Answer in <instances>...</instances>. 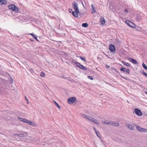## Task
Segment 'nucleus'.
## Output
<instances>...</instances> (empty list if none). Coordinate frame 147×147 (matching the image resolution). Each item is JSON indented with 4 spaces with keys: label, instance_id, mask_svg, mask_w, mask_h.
Segmentation results:
<instances>
[{
    "label": "nucleus",
    "instance_id": "nucleus-1",
    "mask_svg": "<svg viewBox=\"0 0 147 147\" xmlns=\"http://www.w3.org/2000/svg\"><path fill=\"white\" fill-rule=\"evenodd\" d=\"M8 8L12 9L13 11H15L16 13L20 12L19 9L16 7L14 5H9Z\"/></svg>",
    "mask_w": 147,
    "mask_h": 147
},
{
    "label": "nucleus",
    "instance_id": "nucleus-2",
    "mask_svg": "<svg viewBox=\"0 0 147 147\" xmlns=\"http://www.w3.org/2000/svg\"><path fill=\"white\" fill-rule=\"evenodd\" d=\"M76 101V98L75 97L69 98L67 100V102L69 104L72 103Z\"/></svg>",
    "mask_w": 147,
    "mask_h": 147
},
{
    "label": "nucleus",
    "instance_id": "nucleus-3",
    "mask_svg": "<svg viewBox=\"0 0 147 147\" xmlns=\"http://www.w3.org/2000/svg\"><path fill=\"white\" fill-rule=\"evenodd\" d=\"M72 5L75 10V12H79L77 4L76 2H73L72 3Z\"/></svg>",
    "mask_w": 147,
    "mask_h": 147
},
{
    "label": "nucleus",
    "instance_id": "nucleus-4",
    "mask_svg": "<svg viewBox=\"0 0 147 147\" xmlns=\"http://www.w3.org/2000/svg\"><path fill=\"white\" fill-rule=\"evenodd\" d=\"M137 129L139 131L141 132H146L147 131V129L144 128H142L141 127L136 126Z\"/></svg>",
    "mask_w": 147,
    "mask_h": 147
},
{
    "label": "nucleus",
    "instance_id": "nucleus-5",
    "mask_svg": "<svg viewBox=\"0 0 147 147\" xmlns=\"http://www.w3.org/2000/svg\"><path fill=\"white\" fill-rule=\"evenodd\" d=\"M134 111L136 114L138 115L141 116L142 115V113L141 111L138 109H135Z\"/></svg>",
    "mask_w": 147,
    "mask_h": 147
},
{
    "label": "nucleus",
    "instance_id": "nucleus-6",
    "mask_svg": "<svg viewBox=\"0 0 147 147\" xmlns=\"http://www.w3.org/2000/svg\"><path fill=\"white\" fill-rule=\"evenodd\" d=\"M126 126L129 129L131 130H132L134 129V126L130 124L129 123H126Z\"/></svg>",
    "mask_w": 147,
    "mask_h": 147
},
{
    "label": "nucleus",
    "instance_id": "nucleus-7",
    "mask_svg": "<svg viewBox=\"0 0 147 147\" xmlns=\"http://www.w3.org/2000/svg\"><path fill=\"white\" fill-rule=\"evenodd\" d=\"M76 65L78 67H79L80 68L85 70L86 69V68L84 67L82 65H81L78 62H76Z\"/></svg>",
    "mask_w": 147,
    "mask_h": 147
},
{
    "label": "nucleus",
    "instance_id": "nucleus-8",
    "mask_svg": "<svg viewBox=\"0 0 147 147\" xmlns=\"http://www.w3.org/2000/svg\"><path fill=\"white\" fill-rule=\"evenodd\" d=\"M109 49L112 52H115V46L112 44L110 45Z\"/></svg>",
    "mask_w": 147,
    "mask_h": 147
},
{
    "label": "nucleus",
    "instance_id": "nucleus-9",
    "mask_svg": "<svg viewBox=\"0 0 147 147\" xmlns=\"http://www.w3.org/2000/svg\"><path fill=\"white\" fill-rule=\"evenodd\" d=\"M27 123H28L29 125H31L33 126H37L36 125L34 122H33L32 121H29L28 120V122H27Z\"/></svg>",
    "mask_w": 147,
    "mask_h": 147
},
{
    "label": "nucleus",
    "instance_id": "nucleus-10",
    "mask_svg": "<svg viewBox=\"0 0 147 147\" xmlns=\"http://www.w3.org/2000/svg\"><path fill=\"white\" fill-rule=\"evenodd\" d=\"M129 60L131 61V62L134 63V64H138V62L136 60L130 58L129 59Z\"/></svg>",
    "mask_w": 147,
    "mask_h": 147
},
{
    "label": "nucleus",
    "instance_id": "nucleus-11",
    "mask_svg": "<svg viewBox=\"0 0 147 147\" xmlns=\"http://www.w3.org/2000/svg\"><path fill=\"white\" fill-rule=\"evenodd\" d=\"M18 119H19L20 121H23L25 123H27V122H28V120L26 119H23L20 117H18Z\"/></svg>",
    "mask_w": 147,
    "mask_h": 147
},
{
    "label": "nucleus",
    "instance_id": "nucleus-12",
    "mask_svg": "<svg viewBox=\"0 0 147 147\" xmlns=\"http://www.w3.org/2000/svg\"><path fill=\"white\" fill-rule=\"evenodd\" d=\"M111 125H113L114 126H118L119 125V124L117 122H111Z\"/></svg>",
    "mask_w": 147,
    "mask_h": 147
},
{
    "label": "nucleus",
    "instance_id": "nucleus-13",
    "mask_svg": "<svg viewBox=\"0 0 147 147\" xmlns=\"http://www.w3.org/2000/svg\"><path fill=\"white\" fill-rule=\"evenodd\" d=\"M79 13V12H75L74 11H73L72 14L75 17L77 18L78 17V13Z\"/></svg>",
    "mask_w": 147,
    "mask_h": 147
},
{
    "label": "nucleus",
    "instance_id": "nucleus-14",
    "mask_svg": "<svg viewBox=\"0 0 147 147\" xmlns=\"http://www.w3.org/2000/svg\"><path fill=\"white\" fill-rule=\"evenodd\" d=\"M80 116L86 119H87V118H88V116H89L82 113H81L80 114Z\"/></svg>",
    "mask_w": 147,
    "mask_h": 147
},
{
    "label": "nucleus",
    "instance_id": "nucleus-15",
    "mask_svg": "<svg viewBox=\"0 0 147 147\" xmlns=\"http://www.w3.org/2000/svg\"><path fill=\"white\" fill-rule=\"evenodd\" d=\"M7 4L6 1L5 0L3 1V0H1L0 1V4L1 5H4Z\"/></svg>",
    "mask_w": 147,
    "mask_h": 147
},
{
    "label": "nucleus",
    "instance_id": "nucleus-16",
    "mask_svg": "<svg viewBox=\"0 0 147 147\" xmlns=\"http://www.w3.org/2000/svg\"><path fill=\"white\" fill-rule=\"evenodd\" d=\"M92 122H93V123L97 125H99L100 124L99 123V122H98L96 120L94 119H93Z\"/></svg>",
    "mask_w": 147,
    "mask_h": 147
},
{
    "label": "nucleus",
    "instance_id": "nucleus-17",
    "mask_svg": "<svg viewBox=\"0 0 147 147\" xmlns=\"http://www.w3.org/2000/svg\"><path fill=\"white\" fill-rule=\"evenodd\" d=\"M102 123H105L106 124H108L109 125H111V122H108L107 121H102Z\"/></svg>",
    "mask_w": 147,
    "mask_h": 147
},
{
    "label": "nucleus",
    "instance_id": "nucleus-18",
    "mask_svg": "<svg viewBox=\"0 0 147 147\" xmlns=\"http://www.w3.org/2000/svg\"><path fill=\"white\" fill-rule=\"evenodd\" d=\"M101 22L102 24H104L105 23V20L104 18H102L100 19Z\"/></svg>",
    "mask_w": 147,
    "mask_h": 147
},
{
    "label": "nucleus",
    "instance_id": "nucleus-19",
    "mask_svg": "<svg viewBox=\"0 0 147 147\" xmlns=\"http://www.w3.org/2000/svg\"><path fill=\"white\" fill-rule=\"evenodd\" d=\"M97 135V136L100 138H101V136H100V134L99 131H97L95 132Z\"/></svg>",
    "mask_w": 147,
    "mask_h": 147
},
{
    "label": "nucleus",
    "instance_id": "nucleus-20",
    "mask_svg": "<svg viewBox=\"0 0 147 147\" xmlns=\"http://www.w3.org/2000/svg\"><path fill=\"white\" fill-rule=\"evenodd\" d=\"M91 5L92 10H93V11H92V13L95 12L96 11V10L95 9L93 5L92 4Z\"/></svg>",
    "mask_w": 147,
    "mask_h": 147
},
{
    "label": "nucleus",
    "instance_id": "nucleus-21",
    "mask_svg": "<svg viewBox=\"0 0 147 147\" xmlns=\"http://www.w3.org/2000/svg\"><path fill=\"white\" fill-rule=\"evenodd\" d=\"M88 26V24L87 23H84L82 24V26L84 27H86Z\"/></svg>",
    "mask_w": 147,
    "mask_h": 147
},
{
    "label": "nucleus",
    "instance_id": "nucleus-22",
    "mask_svg": "<svg viewBox=\"0 0 147 147\" xmlns=\"http://www.w3.org/2000/svg\"><path fill=\"white\" fill-rule=\"evenodd\" d=\"M122 63L124 65H126L127 66H130L129 64L128 63H125L123 61H122Z\"/></svg>",
    "mask_w": 147,
    "mask_h": 147
},
{
    "label": "nucleus",
    "instance_id": "nucleus-23",
    "mask_svg": "<svg viewBox=\"0 0 147 147\" xmlns=\"http://www.w3.org/2000/svg\"><path fill=\"white\" fill-rule=\"evenodd\" d=\"M9 78L10 79L9 82L11 84H12L13 82V80L11 76H10L9 77Z\"/></svg>",
    "mask_w": 147,
    "mask_h": 147
},
{
    "label": "nucleus",
    "instance_id": "nucleus-24",
    "mask_svg": "<svg viewBox=\"0 0 147 147\" xmlns=\"http://www.w3.org/2000/svg\"><path fill=\"white\" fill-rule=\"evenodd\" d=\"M93 119V118L92 117H90L89 116H88V118H87V119H88V120L91 121H92Z\"/></svg>",
    "mask_w": 147,
    "mask_h": 147
},
{
    "label": "nucleus",
    "instance_id": "nucleus-25",
    "mask_svg": "<svg viewBox=\"0 0 147 147\" xmlns=\"http://www.w3.org/2000/svg\"><path fill=\"white\" fill-rule=\"evenodd\" d=\"M142 66L146 70H147V67L146 66V65H145L144 63L143 62L142 64Z\"/></svg>",
    "mask_w": 147,
    "mask_h": 147
},
{
    "label": "nucleus",
    "instance_id": "nucleus-26",
    "mask_svg": "<svg viewBox=\"0 0 147 147\" xmlns=\"http://www.w3.org/2000/svg\"><path fill=\"white\" fill-rule=\"evenodd\" d=\"M54 102L55 103V105L59 109L60 108V107L59 105H58V104L55 101H54Z\"/></svg>",
    "mask_w": 147,
    "mask_h": 147
},
{
    "label": "nucleus",
    "instance_id": "nucleus-27",
    "mask_svg": "<svg viewBox=\"0 0 147 147\" xmlns=\"http://www.w3.org/2000/svg\"><path fill=\"white\" fill-rule=\"evenodd\" d=\"M40 76L41 77H44L45 76V73L43 72H41L40 74Z\"/></svg>",
    "mask_w": 147,
    "mask_h": 147
},
{
    "label": "nucleus",
    "instance_id": "nucleus-28",
    "mask_svg": "<svg viewBox=\"0 0 147 147\" xmlns=\"http://www.w3.org/2000/svg\"><path fill=\"white\" fill-rule=\"evenodd\" d=\"M79 57L82 60L84 61H85V62L86 61V59L84 57Z\"/></svg>",
    "mask_w": 147,
    "mask_h": 147
},
{
    "label": "nucleus",
    "instance_id": "nucleus-29",
    "mask_svg": "<svg viewBox=\"0 0 147 147\" xmlns=\"http://www.w3.org/2000/svg\"><path fill=\"white\" fill-rule=\"evenodd\" d=\"M120 70L123 71L124 72L125 71L126 69L124 68H121L120 69Z\"/></svg>",
    "mask_w": 147,
    "mask_h": 147
},
{
    "label": "nucleus",
    "instance_id": "nucleus-30",
    "mask_svg": "<svg viewBox=\"0 0 147 147\" xmlns=\"http://www.w3.org/2000/svg\"><path fill=\"white\" fill-rule=\"evenodd\" d=\"M18 136L20 137H23L24 136V134H18Z\"/></svg>",
    "mask_w": 147,
    "mask_h": 147
},
{
    "label": "nucleus",
    "instance_id": "nucleus-31",
    "mask_svg": "<svg viewBox=\"0 0 147 147\" xmlns=\"http://www.w3.org/2000/svg\"><path fill=\"white\" fill-rule=\"evenodd\" d=\"M142 73L143 74L146 76L147 77V74L145 72H144V71H142Z\"/></svg>",
    "mask_w": 147,
    "mask_h": 147
},
{
    "label": "nucleus",
    "instance_id": "nucleus-32",
    "mask_svg": "<svg viewBox=\"0 0 147 147\" xmlns=\"http://www.w3.org/2000/svg\"><path fill=\"white\" fill-rule=\"evenodd\" d=\"M125 71L126 72V73L127 74H129V73L130 71H129V69H126Z\"/></svg>",
    "mask_w": 147,
    "mask_h": 147
},
{
    "label": "nucleus",
    "instance_id": "nucleus-33",
    "mask_svg": "<svg viewBox=\"0 0 147 147\" xmlns=\"http://www.w3.org/2000/svg\"><path fill=\"white\" fill-rule=\"evenodd\" d=\"M126 24H127L129 26H131L129 25V21H126Z\"/></svg>",
    "mask_w": 147,
    "mask_h": 147
},
{
    "label": "nucleus",
    "instance_id": "nucleus-34",
    "mask_svg": "<svg viewBox=\"0 0 147 147\" xmlns=\"http://www.w3.org/2000/svg\"><path fill=\"white\" fill-rule=\"evenodd\" d=\"M88 78L92 80H93V78L92 76H88Z\"/></svg>",
    "mask_w": 147,
    "mask_h": 147
},
{
    "label": "nucleus",
    "instance_id": "nucleus-35",
    "mask_svg": "<svg viewBox=\"0 0 147 147\" xmlns=\"http://www.w3.org/2000/svg\"><path fill=\"white\" fill-rule=\"evenodd\" d=\"M36 40L38 41V40L37 39V38L36 37V36L35 35L33 37Z\"/></svg>",
    "mask_w": 147,
    "mask_h": 147
},
{
    "label": "nucleus",
    "instance_id": "nucleus-36",
    "mask_svg": "<svg viewBox=\"0 0 147 147\" xmlns=\"http://www.w3.org/2000/svg\"><path fill=\"white\" fill-rule=\"evenodd\" d=\"M69 12L70 13H71V12L72 13V12L73 11H72V9H69Z\"/></svg>",
    "mask_w": 147,
    "mask_h": 147
},
{
    "label": "nucleus",
    "instance_id": "nucleus-37",
    "mask_svg": "<svg viewBox=\"0 0 147 147\" xmlns=\"http://www.w3.org/2000/svg\"><path fill=\"white\" fill-rule=\"evenodd\" d=\"M30 71L31 72V73H32L33 72H34L33 71V69L32 68H31L30 69Z\"/></svg>",
    "mask_w": 147,
    "mask_h": 147
},
{
    "label": "nucleus",
    "instance_id": "nucleus-38",
    "mask_svg": "<svg viewBox=\"0 0 147 147\" xmlns=\"http://www.w3.org/2000/svg\"><path fill=\"white\" fill-rule=\"evenodd\" d=\"M25 98L26 99V100H27V102L28 103H28H29V101H28V99L27 98V97H26V96L25 97Z\"/></svg>",
    "mask_w": 147,
    "mask_h": 147
},
{
    "label": "nucleus",
    "instance_id": "nucleus-39",
    "mask_svg": "<svg viewBox=\"0 0 147 147\" xmlns=\"http://www.w3.org/2000/svg\"><path fill=\"white\" fill-rule=\"evenodd\" d=\"M124 11L125 12H128V10L126 9H125Z\"/></svg>",
    "mask_w": 147,
    "mask_h": 147
},
{
    "label": "nucleus",
    "instance_id": "nucleus-40",
    "mask_svg": "<svg viewBox=\"0 0 147 147\" xmlns=\"http://www.w3.org/2000/svg\"><path fill=\"white\" fill-rule=\"evenodd\" d=\"M93 129H94V131H95V132H96V131H97L96 130V128H95V127H93Z\"/></svg>",
    "mask_w": 147,
    "mask_h": 147
},
{
    "label": "nucleus",
    "instance_id": "nucleus-41",
    "mask_svg": "<svg viewBox=\"0 0 147 147\" xmlns=\"http://www.w3.org/2000/svg\"><path fill=\"white\" fill-rule=\"evenodd\" d=\"M106 67L107 68H108L109 67V66L107 65H106Z\"/></svg>",
    "mask_w": 147,
    "mask_h": 147
},
{
    "label": "nucleus",
    "instance_id": "nucleus-42",
    "mask_svg": "<svg viewBox=\"0 0 147 147\" xmlns=\"http://www.w3.org/2000/svg\"><path fill=\"white\" fill-rule=\"evenodd\" d=\"M81 3H82V5H83V6L84 7V4H83V3L82 1H81Z\"/></svg>",
    "mask_w": 147,
    "mask_h": 147
},
{
    "label": "nucleus",
    "instance_id": "nucleus-43",
    "mask_svg": "<svg viewBox=\"0 0 147 147\" xmlns=\"http://www.w3.org/2000/svg\"><path fill=\"white\" fill-rule=\"evenodd\" d=\"M30 35H32L33 37V36H34V35H33V34H30Z\"/></svg>",
    "mask_w": 147,
    "mask_h": 147
},
{
    "label": "nucleus",
    "instance_id": "nucleus-44",
    "mask_svg": "<svg viewBox=\"0 0 147 147\" xmlns=\"http://www.w3.org/2000/svg\"><path fill=\"white\" fill-rule=\"evenodd\" d=\"M14 135L16 136H18V134H14Z\"/></svg>",
    "mask_w": 147,
    "mask_h": 147
},
{
    "label": "nucleus",
    "instance_id": "nucleus-45",
    "mask_svg": "<svg viewBox=\"0 0 147 147\" xmlns=\"http://www.w3.org/2000/svg\"><path fill=\"white\" fill-rule=\"evenodd\" d=\"M122 78H124V79H126V78H125V77H122Z\"/></svg>",
    "mask_w": 147,
    "mask_h": 147
},
{
    "label": "nucleus",
    "instance_id": "nucleus-46",
    "mask_svg": "<svg viewBox=\"0 0 147 147\" xmlns=\"http://www.w3.org/2000/svg\"><path fill=\"white\" fill-rule=\"evenodd\" d=\"M145 92H146V94H147V91H145Z\"/></svg>",
    "mask_w": 147,
    "mask_h": 147
},
{
    "label": "nucleus",
    "instance_id": "nucleus-47",
    "mask_svg": "<svg viewBox=\"0 0 147 147\" xmlns=\"http://www.w3.org/2000/svg\"><path fill=\"white\" fill-rule=\"evenodd\" d=\"M72 62H73L74 63H76V62H75V61H72Z\"/></svg>",
    "mask_w": 147,
    "mask_h": 147
},
{
    "label": "nucleus",
    "instance_id": "nucleus-48",
    "mask_svg": "<svg viewBox=\"0 0 147 147\" xmlns=\"http://www.w3.org/2000/svg\"><path fill=\"white\" fill-rule=\"evenodd\" d=\"M137 18V19H138V18Z\"/></svg>",
    "mask_w": 147,
    "mask_h": 147
},
{
    "label": "nucleus",
    "instance_id": "nucleus-49",
    "mask_svg": "<svg viewBox=\"0 0 147 147\" xmlns=\"http://www.w3.org/2000/svg\"><path fill=\"white\" fill-rule=\"evenodd\" d=\"M76 57H78V56H77Z\"/></svg>",
    "mask_w": 147,
    "mask_h": 147
},
{
    "label": "nucleus",
    "instance_id": "nucleus-50",
    "mask_svg": "<svg viewBox=\"0 0 147 147\" xmlns=\"http://www.w3.org/2000/svg\"><path fill=\"white\" fill-rule=\"evenodd\" d=\"M1 1V0H0V1Z\"/></svg>",
    "mask_w": 147,
    "mask_h": 147
}]
</instances>
